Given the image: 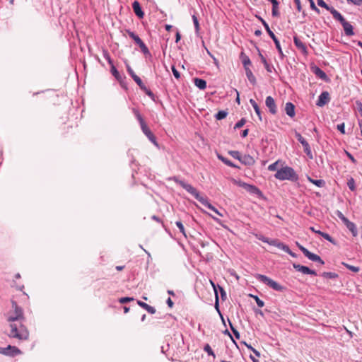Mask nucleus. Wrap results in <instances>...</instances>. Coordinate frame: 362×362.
Masks as SVG:
<instances>
[{
  "label": "nucleus",
  "mask_w": 362,
  "mask_h": 362,
  "mask_svg": "<svg viewBox=\"0 0 362 362\" xmlns=\"http://www.w3.org/2000/svg\"><path fill=\"white\" fill-rule=\"evenodd\" d=\"M245 124V119L244 118L241 119L240 121H238L234 128L235 129H237V128H240L242 127L244 124Z\"/></svg>",
  "instance_id": "obj_47"
},
{
  "label": "nucleus",
  "mask_w": 362,
  "mask_h": 362,
  "mask_svg": "<svg viewBox=\"0 0 362 362\" xmlns=\"http://www.w3.org/2000/svg\"><path fill=\"white\" fill-rule=\"evenodd\" d=\"M310 3V8L312 10L315 11V12H317V13H320V10L319 8H317V6H315V3H314V1L313 0H308Z\"/></svg>",
  "instance_id": "obj_45"
},
{
  "label": "nucleus",
  "mask_w": 362,
  "mask_h": 362,
  "mask_svg": "<svg viewBox=\"0 0 362 362\" xmlns=\"http://www.w3.org/2000/svg\"><path fill=\"white\" fill-rule=\"evenodd\" d=\"M317 4L322 7V8H325V9H327V11H330V13L332 14V11L333 10H336L333 7H330L329 6L325 1L324 0H317Z\"/></svg>",
  "instance_id": "obj_30"
},
{
  "label": "nucleus",
  "mask_w": 362,
  "mask_h": 362,
  "mask_svg": "<svg viewBox=\"0 0 362 362\" xmlns=\"http://www.w3.org/2000/svg\"><path fill=\"white\" fill-rule=\"evenodd\" d=\"M294 2L296 4V5L297 10L299 12L301 11L302 6H301V4H300V0H294Z\"/></svg>",
  "instance_id": "obj_58"
},
{
  "label": "nucleus",
  "mask_w": 362,
  "mask_h": 362,
  "mask_svg": "<svg viewBox=\"0 0 362 362\" xmlns=\"http://www.w3.org/2000/svg\"><path fill=\"white\" fill-rule=\"evenodd\" d=\"M322 276L325 278H329V279H334L338 276V275L334 272H324L322 274Z\"/></svg>",
  "instance_id": "obj_38"
},
{
  "label": "nucleus",
  "mask_w": 362,
  "mask_h": 362,
  "mask_svg": "<svg viewBox=\"0 0 362 362\" xmlns=\"http://www.w3.org/2000/svg\"><path fill=\"white\" fill-rule=\"evenodd\" d=\"M274 177L279 180L296 181L298 179V175L291 167L283 166V165H281V168L277 170Z\"/></svg>",
  "instance_id": "obj_3"
},
{
  "label": "nucleus",
  "mask_w": 362,
  "mask_h": 362,
  "mask_svg": "<svg viewBox=\"0 0 362 362\" xmlns=\"http://www.w3.org/2000/svg\"><path fill=\"white\" fill-rule=\"evenodd\" d=\"M132 300H134V298H131V297H123V298H121L119 299V302L122 304L126 303H128V302H130Z\"/></svg>",
  "instance_id": "obj_42"
},
{
  "label": "nucleus",
  "mask_w": 362,
  "mask_h": 362,
  "mask_svg": "<svg viewBox=\"0 0 362 362\" xmlns=\"http://www.w3.org/2000/svg\"><path fill=\"white\" fill-rule=\"evenodd\" d=\"M358 125H359V127H360V129H361V134L362 136V119L358 121Z\"/></svg>",
  "instance_id": "obj_64"
},
{
  "label": "nucleus",
  "mask_w": 362,
  "mask_h": 362,
  "mask_svg": "<svg viewBox=\"0 0 362 362\" xmlns=\"http://www.w3.org/2000/svg\"><path fill=\"white\" fill-rule=\"evenodd\" d=\"M104 57L107 59V61L108 62V63L110 66H112V64H113L112 60L111 59L108 53H107V52L105 53Z\"/></svg>",
  "instance_id": "obj_56"
},
{
  "label": "nucleus",
  "mask_w": 362,
  "mask_h": 362,
  "mask_svg": "<svg viewBox=\"0 0 362 362\" xmlns=\"http://www.w3.org/2000/svg\"><path fill=\"white\" fill-rule=\"evenodd\" d=\"M307 253L308 254L305 255V257H308L309 259L314 261V262H320L321 264H325L324 261L317 255L312 253L310 251Z\"/></svg>",
  "instance_id": "obj_22"
},
{
  "label": "nucleus",
  "mask_w": 362,
  "mask_h": 362,
  "mask_svg": "<svg viewBox=\"0 0 362 362\" xmlns=\"http://www.w3.org/2000/svg\"><path fill=\"white\" fill-rule=\"evenodd\" d=\"M333 18L339 21L341 24L344 33L347 36H353L354 35V28L351 23L347 22L346 19L341 16V14L337 10L332 11Z\"/></svg>",
  "instance_id": "obj_5"
},
{
  "label": "nucleus",
  "mask_w": 362,
  "mask_h": 362,
  "mask_svg": "<svg viewBox=\"0 0 362 362\" xmlns=\"http://www.w3.org/2000/svg\"><path fill=\"white\" fill-rule=\"evenodd\" d=\"M228 322L229 323V325H230V327L231 329L233 330V332L234 335L235 336V337H236L237 339H239V338H240V334H239V332H238L236 329H234V327H233V325H232V324H231V322H230V320H229V319H228Z\"/></svg>",
  "instance_id": "obj_46"
},
{
  "label": "nucleus",
  "mask_w": 362,
  "mask_h": 362,
  "mask_svg": "<svg viewBox=\"0 0 362 362\" xmlns=\"http://www.w3.org/2000/svg\"><path fill=\"white\" fill-rule=\"evenodd\" d=\"M358 111L359 112L361 116L362 117V103L361 101L356 102Z\"/></svg>",
  "instance_id": "obj_55"
},
{
  "label": "nucleus",
  "mask_w": 362,
  "mask_h": 362,
  "mask_svg": "<svg viewBox=\"0 0 362 362\" xmlns=\"http://www.w3.org/2000/svg\"><path fill=\"white\" fill-rule=\"evenodd\" d=\"M295 136L298 141L303 146L304 152L310 159H312L313 156L309 144L305 141V139L301 136L300 133L296 132Z\"/></svg>",
  "instance_id": "obj_10"
},
{
  "label": "nucleus",
  "mask_w": 362,
  "mask_h": 362,
  "mask_svg": "<svg viewBox=\"0 0 362 362\" xmlns=\"http://www.w3.org/2000/svg\"><path fill=\"white\" fill-rule=\"evenodd\" d=\"M265 105L272 115H276L277 107L274 99L272 96H267L265 100Z\"/></svg>",
  "instance_id": "obj_12"
},
{
  "label": "nucleus",
  "mask_w": 362,
  "mask_h": 362,
  "mask_svg": "<svg viewBox=\"0 0 362 362\" xmlns=\"http://www.w3.org/2000/svg\"><path fill=\"white\" fill-rule=\"evenodd\" d=\"M111 73L112 74L115 76V78L117 80V81H121L122 80V76L121 75L119 74V71L117 70V69L115 68V66H114V64H112L111 66Z\"/></svg>",
  "instance_id": "obj_32"
},
{
  "label": "nucleus",
  "mask_w": 362,
  "mask_h": 362,
  "mask_svg": "<svg viewBox=\"0 0 362 362\" xmlns=\"http://www.w3.org/2000/svg\"><path fill=\"white\" fill-rule=\"evenodd\" d=\"M21 351L16 346H12L8 345L6 348L1 349L0 348V354L6 355V356H16L19 354Z\"/></svg>",
  "instance_id": "obj_11"
},
{
  "label": "nucleus",
  "mask_w": 362,
  "mask_h": 362,
  "mask_svg": "<svg viewBox=\"0 0 362 362\" xmlns=\"http://www.w3.org/2000/svg\"><path fill=\"white\" fill-rule=\"evenodd\" d=\"M132 112L134 113L135 117L137 119L142 132L146 136V137L156 146H158V143L156 141V138L154 134L151 132V131L148 127L146 122L144 121L142 115L140 114L139 111L136 108H132Z\"/></svg>",
  "instance_id": "obj_4"
},
{
  "label": "nucleus",
  "mask_w": 362,
  "mask_h": 362,
  "mask_svg": "<svg viewBox=\"0 0 362 362\" xmlns=\"http://www.w3.org/2000/svg\"><path fill=\"white\" fill-rule=\"evenodd\" d=\"M11 304L12 310L7 314V320L11 323L8 336L19 340H25L28 338L29 333L26 327L22 325V320L24 319L23 310L15 301L12 300Z\"/></svg>",
  "instance_id": "obj_1"
},
{
  "label": "nucleus",
  "mask_w": 362,
  "mask_h": 362,
  "mask_svg": "<svg viewBox=\"0 0 362 362\" xmlns=\"http://www.w3.org/2000/svg\"><path fill=\"white\" fill-rule=\"evenodd\" d=\"M347 228L352 233L354 236L357 235V230L356 225L350 221L346 224Z\"/></svg>",
  "instance_id": "obj_28"
},
{
  "label": "nucleus",
  "mask_w": 362,
  "mask_h": 362,
  "mask_svg": "<svg viewBox=\"0 0 362 362\" xmlns=\"http://www.w3.org/2000/svg\"><path fill=\"white\" fill-rule=\"evenodd\" d=\"M347 185L349 187V188L351 190V191H354L355 189H356V187H355V181H354V179L353 177H351L348 182H347Z\"/></svg>",
  "instance_id": "obj_36"
},
{
  "label": "nucleus",
  "mask_w": 362,
  "mask_h": 362,
  "mask_svg": "<svg viewBox=\"0 0 362 362\" xmlns=\"http://www.w3.org/2000/svg\"><path fill=\"white\" fill-rule=\"evenodd\" d=\"M229 153L235 158L238 159V160H240L242 156L240 155V152L233 151H229Z\"/></svg>",
  "instance_id": "obj_41"
},
{
  "label": "nucleus",
  "mask_w": 362,
  "mask_h": 362,
  "mask_svg": "<svg viewBox=\"0 0 362 362\" xmlns=\"http://www.w3.org/2000/svg\"><path fill=\"white\" fill-rule=\"evenodd\" d=\"M255 276L257 279L267 284L275 291H282L284 289V286L265 275L257 274Z\"/></svg>",
  "instance_id": "obj_7"
},
{
  "label": "nucleus",
  "mask_w": 362,
  "mask_h": 362,
  "mask_svg": "<svg viewBox=\"0 0 362 362\" xmlns=\"http://www.w3.org/2000/svg\"><path fill=\"white\" fill-rule=\"evenodd\" d=\"M285 112L290 117H294L296 115L294 105L291 102L286 103L285 105Z\"/></svg>",
  "instance_id": "obj_18"
},
{
  "label": "nucleus",
  "mask_w": 362,
  "mask_h": 362,
  "mask_svg": "<svg viewBox=\"0 0 362 362\" xmlns=\"http://www.w3.org/2000/svg\"><path fill=\"white\" fill-rule=\"evenodd\" d=\"M330 97L329 93L327 91L322 92L318 98L317 105L319 107H322L328 103Z\"/></svg>",
  "instance_id": "obj_13"
},
{
  "label": "nucleus",
  "mask_w": 362,
  "mask_h": 362,
  "mask_svg": "<svg viewBox=\"0 0 362 362\" xmlns=\"http://www.w3.org/2000/svg\"><path fill=\"white\" fill-rule=\"evenodd\" d=\"M348 1H350L353 3L355 5L360 6L362 4V0H347Z\"/></svg>",
  "instance_id": "obj_61"
},
{
  "label": "nucleus",
  "mask_w": 362,
  "mask_h": 362,
  "mask_svg": "<svg viewBox=\"0 0 362 362\" xmlns=\"http://www.w3.org/2000/svg\"><path fill=\"white\" fill-rule=\"evenodd\" d=\"M315 74L317 76H318L320 78H321L322 79H324V78H325L327 77L326 74L322 69H320L318 67L315 68Z\"/></svg>",
  "instance_id": "obj_35"
},
{
  "label": "nucleus",
  "mask_w": 362,
  "mask_h": 362,
  "mask_svg": "<svg viewBox=\"0 0 362 362\" xmlns=\"http://www.w3.org/2000/svg\"><path fill=\"white\" fill-rule=\"evenodd\" d=\"M192 20H193V23H194V25L195 27V30L197 32L199 30V24L198 19L195 15L192 16Z\"/></svg>",
  "instance_id": "obj_44"
},
{
  "label": "nucleus",
  "mask_w": 362,
  "mask_h": 362,
  "mask_svg": "<svg viewBox=\"0 0 362 362\" xmlns=\"http://www.w3.org/2000/svg\"><path fill=\"white\" fill-rule=\"evenodd\" d=\"M170 180L175 182L177 184L180 185L182 188H184L187 192L192 194L197 200H198L201 204L204 206H206L208 209L214 211L216 214L220 216H223V214L220 213L217 209H216L208 201L206 197L202 196L199 192L194 188L192 185L185 182L183 180H179L177 177H173Z\"/></svg>",
  "instance_id": "obj_2"
},
{
  "label": "nucleus",
  "mask_w": 362,
  "mask_h": 362,
  "mask_svg": "<svg viewBox=\"0 0 362 362\" xmlns=\"http://www.w3.org/2000/svg\"><path fill=\"white\" fill-rule=\"evenodd\" d=\"M243 64L245 66V67H248L247 65L251 64V61H250V59L248 57H245L243 59Z\"/></svg>",
  "instance_id": "obj_57"
},
{
  "label": "nucleus",
  "mask_w": 362,
  "mask_h": 362,
  "mask_svg": "<svg viewBox=\"0 0 362 362\" xmlns=\"http://www.w3.org/2000/svg\"><path fill=\"white\" fill-rule=\"evenodd\" d=\"M172 71H173L174 76L177 79L180 78V74L179 71L175 69V67L174 66H172Z\"/></svg>",
  "instance_id": "obj_49"
},
{
  "label": "nucleus",
  "mask_w": 362,
  "mask_h": 362,
  "mask_svg": "<svg viewBox=\"0 0 362 362\" xmlns=\"http://www.w3.org/2000/svg\"><path fill=\"white\" fill-rule=\"evenodd\" d=\"M259 19L261 21V22L262 23L265 30H267V33L269 34V35L272 37V39L274 40V43H275V45H276V49H278L279 52L281 54H283L282 53V49H281V45H280V43H279V41L278 40V39L276 38V37L275 36L274 33L270 30L269 28V26L268 25V23L263 19L261 17H259Z\"/></svg>",
  "instance_id": "obj_9"
},
{
  "label": "nucleus",
  "mask_w": 362,
  "mask_h": 362,
  "mask_svg": "<svg viewBox=\"0 0 362 362\" xmlns=\"http://www.w3.org/2000/svg\"><path fill=\"white\" fill-rule=\"evenodd\" d=\"M220 291H221V298L223 300H224L225 296H226V292H225L224 289L221 287H220Z\"/></svg>",
  "instance_id": "obj_62"
},
{
  "label": "nucleus",
  "mask_w": 362,
  "mask_h": 362,
  "mask_svg": "<svg viewBox=\"0 0 362 362\" xmlns=\"http://www.w3.org/2000/svg\"><path fill=\"white\" fill-rule=\"evenodd\" d=\"M133 80L136 82V83L139 86L141 89H146V86L141 81V79L136 75L134 76Z\"/></svg>",
  "instance_id": "obj_33"
},
{
  "label": "nucleus",
  "mask_w": 362,
  "mask_h": 362,
  "mask_svg": "<svg viewBox=\"0 0 362 362\" xmlns=\"http://www.w3.org/2000/svg\"><path fill=\"white\" fill-rule=\"evenodd\" d=\"M167 304L168 305L169 307L172 308L173 305V302L172 301L171 298H168V300H167Z\"/></svg>",
  "instance_id": "obj_63"
},
{
  "label": "nucleus",
  "mask_w": 362,
  "mask_h": 362,
  "mask_svg": "<svg viewBox=\"0 0 362 362\" xmlns=\"http://www.w3.org/2000/svg\"><path fill=\"white\" fill-rule=\"evenodd\" d=\"M127 33L129 35V36L135 42V43H136L139 45V47L141 49V51L144 53L145 56H151L148 48L137 35H136L134 32L129 30H127Z\"/></svg>",
  "instance_id": "obj_8"
},
{
  "label": "nucleus",
  "mask_w": 362,
  "mask_h": 362,
  "mask_svg": "<svg viewBox=\"0 0 362 362\" xmlns=\"http://www.w3.org/2000/svg\"><path fill=\"white\" fill-rule=\"evenodd\" d=\"M281 165H283V163L281 160H276V162H274V163H272L271 165H269L268 166V170L269 171H276L279 169V167H281Z\"/></svg>",
  "instance_id": "obj_25"
},
{
  "label": "nucleus",
  "mask_w": 362,
  "mask_h": 362,
  "mask_svg": "<svg viewBox=\"0 0 362 362\" xmlns=\"http://www.w3.org/2000/svg\"><path fill=\"white\" fill-rule=\"evenodd\" d=\"M298 246L299 249L303 252V253L304 254V255H305V256L308 254L307 252H309V250H307V249H306L305 247H304L303 246H302V245H299V244H298Z\"/></svg>",
  "instance_id": "obj_59"
},
{
  "label": "nucleus",
  "mask_w": 362,
  "mask_h": 362,
  "mask_svg": "<svg viewBox=\"0 0 362 362\" xmlns=\"http://www.w3.org/2000/svg\"><path fill=\"white\" fill-rule=\"evenodd\" d=\"M195 86L201 90H204L206 88V82L205 80L195 78L194 79Z\"/></svg>",
  "instance_id": "obj_24"
},
{
  "label": "nucleus",
  "mask_w": 362,
  "mask_h": 362,
  "mask_svg": "<svg viewBox=\"0 0 362 362\" xmlns=\"http://www.w3.org/2000/svg\"><path fill=\"white\" fill-rule=\"evenodd\" d=\"M250 103L252 105V106L253 107V108H254L256 114L258 115L259 119L261 120L262 119L261 111H260V109H259L258 105L257 104V103L253 99H250Z\"/></svg>",
  "instance_id": "obj_29"
},
{
  "label": "nucleus",
  "mask_w": 362,
  "mask_h": 362,
  "mask_svg": "<svg viewBox=\"0 0 362 362\" xmlns=\"http://www.w3.org/2000/svg\"><path fill=\"white\" fill-rule=\"evenodd\" d=\"M293 267L298 272H300L305 274L316 275V272L314 270L310 269L308 267L300 264H293Z\"/></svg>",
  "instance_id": "obj_16"
},
{
  "label": "nucleus",
  "mask_w": 362,
  "mask_h": 362,
  "mask_svg": "<svg viewBox=\"0 0 362 362\" xmlns=\"http://www.w3.org/2000/svg\"><path fill=\"white\" fill-rule=\"evenodd\" d=\"M339 217L342 220V221L345 223V225L349 221L347 218H346L341 212H338Z\"/></svg>",
  "instance_id": "obj_54"
},
{
  "label": "nucleus",
  "mask_w": 362,
  "mask_h": 362,
  "mask_svg": "<svg viewBox=\"0 0 362 362\" xmlns=\"http://www.w3.org/2000/svg\"><path fill=\"white\" fill-rule=\"evenodd\" d=\"M243 164L248 166L253 165L255 163L254 158L250 155H244L240 160Z\"/></svg>",
  "instance_id": "obj_19"
},
{
  "label": "nucleus",
  "mask_w": 362,
  "mask_h": 362,
  "mask_svg": "<svg viewBox=\"0 0 362 362\" xmlns=\"http://www.w3.org/2000/svg\"><path fill=\"white\" fill-rule=\"evenodd\" d=\"M127 70L132 78L134 77V76H136V74L134 73V71H133V69L131 68V66L129 64L127 65Z\"/></svg>",
  "instance_id": "obj_48"
},
{
  "label": "nucleus",
  "mask_w": 362,
  "mask_h": 362,
  "mask_svg": "<svg viewBox=\"0 0 362 362\" xmlns=\"http://www.w3.org/2000/svg\"><path fill=\"white\" fill-rule=\"evenodd\" d=\"M243 188L250 194L256 195L262 194V192L259 190V189L253 185H250L245 182V184L243 185Z\"/></svg>",
  "instance_id": "obj_14"
},
{
  "label": "nucleus",
  "mask_w": 362,
  "mask_h": 362,
  "mask_svg": "<svg viewBox=\"0 0 362 362\" xmlns=\"http://www.w3.org/2000/svg\"><path fill=\"white\" fill-rule=\"evenodd\" d=\"M147 95L153 98L154 96L153 93H152V91L149 89H148L146 87V89H142Z\"/></svg>",
  "instance_id": "obj_60"
},
{
  "label": "nucleus",
  "mask_w": 362,
  "mask_h": 362,
  "mask_svg": "<svg viewBox=\"0 0 362 362\" xmlns=\"http://www.w3.org/2000/svg\"><path fill=\"white\" fill-rule=\"evenodd\" d=\"M231 180V182H232L234 185H237V186H239V187H242V188H243V184H245V182H243V181H241V180H236V179H234V178H231V180Z\"/></svg>",
  "instance_id": "obj_43"
},
{
  "label": "nucleus",
  "mask_w": 362,
  "mask_h": 362,
  "mask_svg": "<svg viewBox=\"0 0 362 362\" xmlns=\"http://www.w3.org/2000/svg\"><path fill=\"white\" fill-rule=\"evenodd\" d=\"M269 2L272 4V16L275 17H278L279 16V3L277 0H268Z\"/></svg>",
  "instance_id": "obj_23"
},
{
  "label": "nucleus",
  "mask_w": 362,
  "mask_h": 362,
  "mask_svg": "<svg viewBox=\"0 0 362 362\" xmlns=\"http://www.w3.org/2000/svg\"><path fill=\"white\" fill-rule=\"evenodd\" d=\"M132 8L134 10V13L139 18H143L144 16V13L141 9L140 4L137 1H134L132 3Z\"/></svg>",
  "instance_id": "obj_15"
},
{
  "label": "nucleus",
  "mask_w": 362,
  "mask_h": 362,
  "mask_svg": "<svg viewBox=\"0 0 362 362\" xmlns=\"http://www.w3.org/2000/svg\"><path fill=\"white\" fill-rule=\"evenodd\" d=\"M248 296L255 299L259 307L262 308L264 306V301L259 299V298L257 296H255L253 294H249Z\"/></svg>",
  "instance_id": "obj_34"
},
{
  "label": "nucleus",
  "mask_w": 362,
  "mask_h": 362,
  "mask_svg": "<svg viewBox=\"0 0 362 362\" xmlns=\"http://www.w3.org/2000/svg\"><path fill=\"white\" fill-rule=\"evenodd\" d=\"M245 74L250 82L255 84L256 83V78L249 67H245Z\"/></svg>",
  "instance_id": "obj_26"
},
{
  "label": "nucleus",
  "mask_w": 362,
  "mask_h": 362,
  "mask_svg": "<svg viewBox=\"0 0 362 362\" xmlns=\"http://www.w3.org/2000/svg\"><path fill=\"white\" fill-rule=\"evenodd\" d=\"M255 236L257 238L262 240V242L267 243L270 245L275 246V247L284 250V252L291 255L293 257L295 256L294 254L291 251V250L289 249L288 245L284 244L283 243L279 241L278 240H276V239L270 240L262 235H258V234H256Z\"/></svg>",
  "instance_id": "obj_6"
},
{
  "label": "nucleus",
  "mask_w": 362,
  "mask_h": 362,
  "mask_svg": "<svg viewBox=\"0 0 362 362\" xmlns=\"http://www.w3.org/2000/svg\"><path fill=\"white\" fill-rule=\"evenodd\" d=\"M337 129L343 134H345L344 123H341L337 125Z\"/></svg>",
  "instance_id": "obj_52"
},
{
  "label": "nucleus",
  "mask_w": 362,
  "mask_h": 362,
  "mask_svg": "<svg viewBox=\"0 0 362 362\" xmlns=\"http://www.w3.org/2000/svg\"><path fill=\"white\" fill-rule=\"evenodd\" d=\"M175 224L177 226V228H179L180 233H182L185 235V237H186L185 228H184V226L182 223V222L181 221H176Z\"/></svg>",
  "instance_id": "obj_40"
},
{
  "label": "nucleus",
  "mask_w": 362,
  "mask_h": 362,
  "mask_svg": "<svg viewBox=\"0 0 362 362\" xmlns=\"http://www.w3.org/2000/svg\"><path fill=\"white\" fill-rule=\"evenodd\" d=\"M308 180L319 187H322L325 185V182L323 180H313L311 177H308Z\"/></svg>",
  "instance_id": "obj_31"
},
{
  "label": "nucleus",
  "mask_w": 362,
  "mask_h": 362,
  "mask_svg": "<svg viewBox=\"0 0 362 362\" xmlns=\"http://www.w3.org/2000/svg\"><path fill=\"white\" fill-rule=\"evenodd\" d=\"M215 296H216L215 308L217 310V312L218 313V314L220 315V317H221V319L222 320L223 324L225 325V319H224L223 315L221 314V311L219 310L218 296L217 291L216 289H215Z\"/></svg>",
  "instance_id": "obj_27"
},
{
  "label": "nucleus",
  "mask_w": 362,
  "mask_h": 362,
  "mask_svg": "<svg viewBox=\"0 0 362 362\" xmlns=\"http://www.w3.org/2000/svg\"><path fill=\"white\" fill-rule=\"evenodd\" d=\"M310 230L315 233L320 235L322 237H323L325 239H326L329 242L334 244V241L333 238L328 233L322 232L320 230H315V228L314 227H310Z\"/></svg>",
  "instance_id": "obj_20"
},
{
  "label": "nucleus",
  "mask_w": 362,
  "mask_h": 362,
  "mask_svg": "<svg viewBox=\"0 0 362 362\" xmlns=\"http://www.w3.org/2000/svg\"><path fill=\"white\" fill-rule=\"evenodd\" d=\"M293 42L297 48L301 51L303 54H307L308 49L306 45L300 40L298 37H293Z\"/></svg>",
  "instance_id": "obj_17"
},
{
  "label": "nucleus",
  "mask_w": 362,
  "mask_h": 362,
  "mask_svg": "<svg viewBox=\"0 0 362 362\" xmlns=\"http://www.w3.org/2000/svg\"><path fill=\"white\" fill-rule=\"evenodd\" d=\"M245 345H246V346H247L249 349H250V350H251V351H252V352L256 355V356L259 357L260 354H259V351H257L256 349H254L251 345H248V344H245Z\"/></svg>",
  "instance_id": "obj_50"
},
{
  "label": "nucleus",
  "mask_w": 362,
  "mask_h": 362,
  "mask_svg": "<svg viewBox=\"0 0 362 362\" xmlns=\"http://www.w3.org/2000/svg\"><path fill=\"white\" fill-rule=\"evenodd\" d=\"M137 303L140 307L145 309L148 313L151 314H154L156 313V309L153 307L148 305L147 303L142 302L141 300H138Z\"/></svg>",
  "instance_id": "obj_21"
},
{
  "label": "nucleus",
  "mask_w": 362,
  "mask_h": 362,
  "mask_svg": "<svg viewBox=\"0 0 362 362\" xmlns=\"http://www.w3.org/2000/svg\"><path fill=\"white\" fill-rule=\"evenodd\" d=\"M204 350L209 354L213 356V357H215L214 353L211 349V347L209 344H206L204 347Z\"/></svg>",
  "instance_id": "obj_39"
},
{
  "label": "nucleus",
  "mask_w": 362,
  "mask_h": 362,
  "mask_svg": "<svg viewBox=\"0 0 362 362\" xmlns=\"http://www.w3.org/2000/svg\"><path fill=\"white\" fill-rule=\"evenodd\" d=\"M262 61L266 69L267 70V71L271 72L272 70L269 67V64L267 63V60L262 56Z\"/></svg>",
  "instance_id": "obj_53"
},
{
  "label": "nucleus",
  "mask_w": 362,
  "mask_h": 362,
  "mask_svg": "<svg viewBox=\"0 0 362 362\" xmlns=\"http://www.w3.org/2000/svg\"><path fill=\"white\" fill-rule=\"evenodd\" d=\"M345 266L349 269H350L351 271L354 272H358L359 271V268L357 267H355V266H351V265H349V264H345Z\"/></svg>",
  "instance_id": "obj_51"
},
{
  "label": "nucleus",
  "mask_w": 362,
  "mask_h": 362,
  "mask_svg": "<svg viewBox=\"0 0 362 362\" xmlns=\"http://www.w3.org/2000/svg\"><path fill=\"white\" fill-rule=\"evenodd\" d=\"M215 117H216L218 120H220V119H224L225 117H226V111H225V110L219 111V112L216 115Z\"/></svg>",
  "instance_id": "obj_37"
}]
</instances>
